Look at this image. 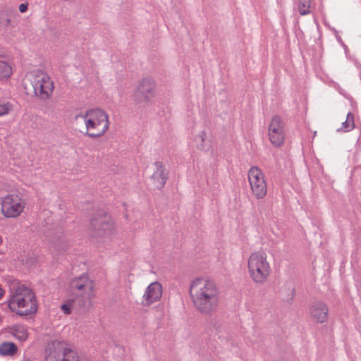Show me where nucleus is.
Returning <instances> with one entry per match:
<instances>
[{
    "label": "nucleus",
    "instance_id": "1",
    "mask_svg": "<svg viewBox=\"0 0 361 361\" xmlns=\"http://www.w3.org/2000/svg\"><path fill=\"white\" fill-rule=\"evenodd\" d=\"M192 303L195 310L204 315L216 312L221 303V293L212 279L198 277L191 281L189 288Z\"/></svg>",
    "mask_w": 361,
    "mask_h": 361
},
{
    "label": "nucleus",
    "instance_id": "2",
    "mask_svg": "<svg viewBox=\"0 0 361 361\" xmlns=\"http://www.w3.org/2000/svg\"><path fill=\"white\" fill-rule=\"evenodd\" d=\"M74 121L76 126L83 122V130L80 131L90 138L104 135L110 126L108 114L100 108L90 109L75 115Z\"/></svg>",
    "mask_w": 361,
    "mask_h": 361
},
{
    "label": "nucleus",
    "instance_id": "3",
    "mask_svg": "<svg viewBox=\"0 0 361 361\" xmlns=\"http://www.w3.org/2000/svg\"><path fill=\"white\" fill-rule=\"evenodd\" d=\"M8 306L11 312L19 316L34 314L38 309L35 293L25 285H18L11 289Z\"/></svg>",
    "mask_w": 361,
    "mask_h": 361
},
{
    "label": "nucleus",
    "instance_id": "4",
    "mask_svg": "<svg viewBox=\"0 0 361 361\" xmlns=\"http://www.w3.org/2000/svg\"><path fill=\"white\" fill-rule=\"evenodd\" d=\"M247 274L255 284H263L270 278L272 269L267 253L259 250L252 252L247 258Z\"/></svg>",
    "mask_w": 361,
    "mask_h": 361
},
{
    "label": "nucleus",
    "instance_id": "5",
    "mask_svg": "<svg viewBox=\"0 0 361 361\" xmlns=\"http://www.w3.org/2000/svg\"><path fill=\"white\" fill-rule=\"evenodd\" d=\"M23 85L27 94L35 95L43 100L48 99L54 89L51 78L41 71H33L27 73Z\"/></svg>",
    "mask_w": 361,
    "mask_h": 361
},
{
    "label": "nucleus",
    "instance_id": "6",
    "mask_svg": "<svg viewBox=\"0 0 361 361\" xmlns=\"http://www.w3.org/2000/svg\"><path fill=\"white\" fill-rule=\"evenodd\" d=\"M70 290L82 298L81 305H90L95 295V284L87 275L73 279L69 284Z\"/></svg>",
    "mask_w": 361,
    "mask_h": 361
},
{
    "label": "nucleus",
    "instance_id": "7",
    "mask_svg": "<svg viewBox=\"0 0 361 361\" xmlns=\"http://www.w3.org/2000/svg\"><path fill=\"white\" fill-rule=\"evenodd\" d=\"M45 361H80L78 353L65 341L54 340L49 343Z\"/></svg>",
    "mask_w": 361,
    "mask_h": 361
},
{
    "label": "nucleus",
    "instance_id": "8",
    "mask_svg": "<svg viewBox=\"0 0 361 361\" xmlns=\"http://www.w3.org/2000/svg\"><path fill=\"white\" fill-rule=\"evenodd\" d=\"M25 205V200L19 194H8L2 197L1 212L6 218L16 219L24 212Z\"/></svg>",
    "mask_w": 361,
    "mask_h": 361
},
{
    "label": "nucleus",
    "instance_id": "9",
    "mask_svg": "<svg viewBox=\"0 0 361 361\" xmlns=\"http://www.w3.org/2000/svg\"><path fill=\"white\" fill-rule=\"evenodd\" d=\"M247 178L252 195L257 200L264 199L267 193V183L263 171L252 166L247 172Z\"/></svg>",
    "mask_w": 361,
    "mask_h": 361
},
{
    "label": "nucleus",
    "instance_id": "10",
    "mask_svg": "<svg viewBox=\"0 0 361 361\" xmlns=\"http://www.w3.org/2000/svg\"><path fill=\"white\" fill-rule=\"evenodd\" d=\"M286 124L283 118L275 115L268 125V137L274 147H281L286 140Z\"/></svg>",
    "mask_w": 361,
    "mask_h": 361
},
{
    "label": "nucleus",
    "instance_id": "11",
    "mask_svg": "<svg viewBox=\"0 0 361 361\" xmlns=\"http://www.w3.org/2000/svg\"><path fill=\"white\" fill-rule=\"evenodd\" d=\"M90 226L97 236L110 235L114 230V222L110 216L103 212L95 214L90 219Z\"/></svg>",
    "mask_w": 361,
    "mask_h": 361
},
{
    "label": "nucleus",
    "instance_id": "12",
    "mask_svg": "<svg viewBox=\"0 0 361 361\" xmlns=\"http://www.w3.org/2000/svg\"><path fill=\"white\" fill-rule=\"evenodd\" d=\"M155 82L149 78L142 79L137 85L133 94L136 103L148 102L155 95Z\"/></svg>",
    "mask_w": 361,
    "mask_h": 361
},
{
    "label": "nucleus",
    "instance_id": "13",
    "mask_svg": "<svg viewBox=\"0 0 361 361\" xmlns=\"http://www.w3.org/2000/svg\"><path fill=\"white\" fill-rule=\"evenodd\" d=\"M162 295V286L158 282L150 283L145 290L142 297V304L150 305L159 300Z\"/></svg>",
    "mask_w": 361,
    "mask_h": 361
},
{
    "label": "nucleus",
    "instance_id": "14",
    "mask_svg": "<svg viewBox=\"0 0 361 361\" xmlns=\"http://www.w3.org/2000/svg\"><path fill=\"white\" fill-rule=\"evenodd\" d=\"M310 317L316 322L324 323L327 321L329 309L322 302H315L310 307Z\"/></svg>",
    "mask_w": 361,
    "mask_h": 361
},
{
    "label": "nucleus",
    "instance_id": "15",
    "mask_svg": "<svg viewBox=\"0 0 361 361\" xmlns=\"http://www.w3.org/2000/svg\"><path fill=\"white\" fill-rule=\"evenodd\" d=\"M156 170L152 176V179L155 187L161 188L166 183L167 180V173L165 167L161 162L155 163Z\"/></svg>",
    "mask_w": 361,
    "mask_h": 361
},
{
    "label": "nucleus",
    "instance_id": "16",
    "mask_svg": "<svg viewBox=\"0 0 361 361\" xmlns=\"http://www.w3.org/2000/svg\"><path fill=\"white\" fill-rule=\"evenodd\" d=\"M82 298L75 295V298L67 299L63 304L61 305V309L66 314H70L74 310H78L80 308L86 307L87 305H81Z\"/></svg>",
    "mask_w": 361,
    "mask_h": 361
},
{
    "label": "nucleus",
    "instance_id": "17",
    "mask_svg": "<svg viewBox=\"0 0 361 361\" xmlns=\"http://www.w3.org/2000/svg\"><path fill=\"white\" fill-rule=\"evenodd\" d=\"M11 334L20 341H25L28 338L27 328L24 325H15L11 328Z\"/></svg>",
    "mask_w": 361,
    "mask_h": 361
},
{
    "label": "nucleus",
    "instance_id": "18",
    "mask_svg": "<svg viewBox=\"0 0 361 361\" xmlns=\"http://www.w3.org/2000/svg\"><path fill=\"white\" fill-rule=\"evenodd\" d=\"M18 348L12 342H4L0 344V354L4 356H12L16 353Z\"/></svg>",
    "mask_w": 361,
    "mask_h": 361
},
{
    "label": "nucleus",
    "instance_id": "19",
    "mask_svg": "<svg viewBox=\"0 0 361 361\" xmlns=\"http://www.w3.org/2000/svg\"><path fill=\"white\" fill-rule=\"evenodd\" d=\"M355 128L354 115L349 112L347 114L346 119L342 123L341 127L338 129L343 132H348L352 130Z\"/></svg>",
    "mask_w": 361,
    "mask_h": 361
},
{
    "label": "nucleus",
    "instance_id": "20",
    "mask_svg": "<svg viewBox=\"0 0 361 361\" xmlns=\"http://www.w3.org/2000/svg\"><path fill=\"white\" fill-rule=\"evenodd\" d=\"M311 0H298V8L300 15H307L310 13Z\"/></svg>",
    "mask_w": 361,
    "mask_h": 361
},
{
    "label": "nucleus",
    "instance_id": "21",
    "mask_svg": "<svg viewBox=\"0 0 361 361\" xmlns=\"http://www.w3.org/2000/svg\"><path fill=\"white\" fill-rule=\"evenodd\" d=\"M12 111V105L9 102H0V117L8 115Z\"/></svg>",
    "mask_w": 361,
    "mask_h": 361
},
{
    "label": "nucleus",
    "instance_id": "22",
    "mask_svg": "<svg viewBox=\"0 0 361 361\" xmlns=\"http://www.w3.org/2000/svg\"><path fill=\"white\" fill-rule=\"evenodd\" d=\"M19 11L22 13H24L27 12L28 9V4L27 3H23L19 5L18 6Z\"/></svg>",
    "mask_w": 361,
    "mask_h": 361
},
{
    "label": "nucleus",
    "instance_id": "23",
    "mask_svg": "<svg viewBox=\"0 0 361 361\" xmlns=\"http://www.w3.org/2000/svg\"><path fill=\"white\" fill-rule=\"evenodd\" d=\"M4 294H5V291L3 289V288L1 287V286L0 285V300L3 298Z\"/></svg>",
    "mask_w": 361,
    "mask_h": 361
},
{
    "label": "nucleus",
    "instance_id": "24",
    "mask_svg": "<svg viewBox=\"0 0 361 361\" xmlns=\"http://www.w3.org/2000/svg\"><path fill=\"white\" fill-rule=\"evenodd\" d=\"M204 133H202V134L201 135L202 140H204Z\"/></svg>",
    "mask_w": 361,
    "mask_h": 361
}]
</instances>
